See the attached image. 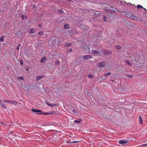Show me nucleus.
I'll return each mask as SVG.
<instances>
[{
    "label": "nucleus",
    "mask_w": 147,
    "mask_h": 147,
    "mask_svg": "<svg viewBox=\"0 0 147 147\" xmlns=\"http://www.w3.org/2000/svg\"><path fill=\"white\" fill-rule=\"evenodd\" d=\"M129 142L128 140H120L119 142V144H121L122 146L126 145Z\"/></svg>",
    "instance_id": "obj_1"
},
{
    "label": "nucleus",
    "mask_w": 147,
    "mask_h": 147,
    "mask_svg": "<svg viewBox=\"0 0 147 147\" xmlns=\"http://www.w3.org/2000/svg\"><path fill=\"white\" fill-rule=\"evenodd\" d=\"M106 65V63L105 61L101 62L99 63L97 65L98 67L100 68L103 67Z\"/></svg>",
    "instance_id": "obj_2"
},
{
    "label": "nucleus",
    "mask_w": 147,
    "mask_h": 147,
    "mask_svg": "<svg viewBox=\"0 0 147 147\" xmlns=\"http://www.w3.org/2000/svg\"><path fill=\"white\" fill-rule=\"evenodd\" d=\"M100 53L98 51L95 50H92L90 52V54L93 55H95L99 54Z\"/></svg>",
    "instance_id": "obj_3"
},
{
    "label": "nucleus",
    "mask_w": 147,
    "mask_h": 147,
    "mask_svg": "<svg viewBox=\"0 0 147 147\" xmlns=\"http://www.w3.org/2000/svg\"><path fill=\"white\" fill-rule=\"evenodd\" d=\"M92 57L90 55H85L83 56L82 58L84 60H88L92 58Z\"/></svg>",
    "instance_id": "obj_4"
},
{
    "label": "nucleus",
    "mask_w": 147,
    "mask_h": 147,
    "mask_svg": "<svg viewBox=\"0 0 147 147\" xmlns=\"http://www.w3.org/2000/svg\"><path fill=\"white\" fill-rule=\"evenodd\" d=\"M102 52L104 54L106 55H109L111 54V51L107 50H103Z\"/></svg>",
    "instance_id": "obj_5"
},
{
    "label": "nucleus",
    "mask_w": 147,
    "mask_h": 147,
    "mask_svg": "<svg viewBox=\"0 0 147 147\" xmlns=\"http://www.w3.org/2000/svg\"><path fill=\"white\" fill-rule=\"evenodd\" d=\"M31 111H32L34 113H38L39 114H41V113L42 112V111L40 110L36 109H31Z\"/></svg>",
    "instance_id": "obj_6"
},
{
    "label": "nucleus",
    "mask_w": 147,
    "mask_h": 147,
    "mask_svg": "<svg viewBox=\"0 0 147 147\" xmlns=\"http://www.w3.org/2000/svg\"><path fill=\"white\" fill-rule=\"evenodd\" d=\"M84 51L90 54L91 51H90V48L88 47L87 46H85L84 47Z\"/></svg>",
    "instance_id": "obj_7"
},
{
    "label": "nucleus",
    "mask_w": 147,
    "mask_h": 147,
    "mask_svg": "<svg viewBox=\"0 0 147 147\" xmlns=\"http://www.w3.org/2000/svg\"><path fill=\"white\" fill-rule=\"evenodd\" d=\"M35 32V30L34 28H31L30 30V31L29 32V33L30 34H31L32 33H34Z\"/></svg>",
    "instance_id": "obj_8"
},
{
    "label": "nucleus",
    "mask_w": 147,
    "mask_h": 147,
    "mask_svg": "<svg viewBox=\"0 0 147 147\" xmlns=\"http://www.w3.org/2000/svg\"><path fill=\"white\" fill-rule=\"evenodd\" d=\"M125 63L129 65H132V63L129 61L127 60H124Z\"/></svg>",
    "instance_id": "obj_9"
},
{
    "label": "nucleus",
    "mask_w": 147,
    "mask_h": 147,
    "mask_svg": "<svg viewBox=\"0 0 147 147\" xmlns=\"http://www.w3.org/2000/svg\"><path fill=\"white\" fill-rule=\"evenodd\" d=\"M64 28L66 29H68L69 28V24H66L64 26Z\"/></svg>",
    "instance_id": "obj_10"
},
{
    "label": "nucleus",
    "mask_w": 147,
    "mask_h": 147,
    "mask_svg": "<svg viewBox=\"0 0 147 147\" xmlns=\"http://www.w3.org/2000/svg\"><path fill=\"white\" fill-rule=\"evenodd\" d=\"M47 59V57H44L43 58L41 61V62L42 63H44L46 60Z\"/></svg>",
    "instance_id": "obj_11"
},
{
    "label": "nucleus",
    "mask_w": 147,
    "mask_h": 147,
    "mask_svg": "<svg viewBox=\"0 0 147 147\" xmlns=\"http://www.w3.org/2000/svg\"><path fill=\"white\" fill-rule=\"evenodd\" d=\"M53 113H52V112L51 113H49V112L44 113H43L41 112V114H43L45 115H50L53 114Z\"/></svg>",
    "instance_id": "obj_12"
},
{
    "label": "nucleus",
    "mask_w": 147,
    "mask_h": 147,
    "mask_svg": "<svg viewBox=\"0 0 147 147\" xmlns=\"http://www.w3.org/2000/svg\"><path fill=\"white\" fill-rule=\"evenodd\" d=\"M81 119H79L77 120H75L74 121V122L75 123H78L80 122L81 121Z\"/></svg>",
    "instance_id": "obj_13"
},
{
    "label": "nucleus",
    "mask_w": 147,
    "mask_h": 147,
    "mask_svg": "<svg viewBox=\"0 0 147 147\" xmlns=\"http://www.w3.org/2000/svg\"><path fill=\"white\" fill-rule=\"evenodd\" d=\"M139 120L140 123L141 124H142V123H143V121H142V117H141V116L140 115L139 116Z\"/></svg>",
    "instance_id": "obj_14"
},
{
    "label": "nucleus",
    "mask_w": 147,
    "mask_h": 147,
    "mask_svg": "<svg viewBox=\"0 0 147 147\" xmlns=\"http://www.w3.org/2000/svg\"><path fill=\"white\" fill-rule=\"evenodd\" d=\"M132 14L130 13H128L126 14V16L128 18H131Z\"/></svg>",
    "instance_id": "obj_15"
},
{
    "label": "nucleus",
    "mask_w": 147,
    "mask_h": 147,
    "mask_svg": "<svg viewBox=\"0 0 147 147\" xmlns=\"http://www.w3.org/2000/svg\"><path fill=\"white\" fill-rule=\"evenodd\" d=\"M37 76L36 78V80H40L43 76Z\"/></svg>",
    "instance_id": "obj_16"
},
{
    "label": "nucleus",
    "mask_w": 147,
    "mask_h": 147,
    "mask_svg": "<svg viewBox=\"0 0 147 147\" xmlns=\"http://www.w3.org/2000/svg\"><path fill=\"white\" fill-rule=\"evenodd\" d=\"M18 102L14 101H11L10 104L16 105L18 104Z\"/></svg>",
    "instance_id": "obj_17"
},
{
    "label": "nucleus",
    "mask_w": 147,
    "mask_h": 147,
    "mask_svg": "<svg viewBox=\"0 0 147 147\" xmlns=\"http://www.w3.org/2000/svg\"><path fill=\"white\" fill-rule=\"evenodd\" d=\"M72 45V43H68L67 44H65V46H66V47H69L71 45Z\"/></svg>",
    "instance_id": "obj_18"
},
{
    "label": "nucleus",
    "mask_w": 147,
    "mask_h": 147,
    "mask_svg": "<svg viewBox=\"0 0 147 147\" xmlns=\"http://www.w3.org/2000/svg\"><path fill=\"white\" fill-rule=\"evenodd\" d=\"M103 18L105 22H107V19L106 17V16L105 15L103 16Z\"/></svg>",
    "instance_id": "obj_19"
},
{
    "label": "nucleus",
    "mask_w": 147,
    "mask_h": 147,
    "mask_svg": "<svg viewBox=\"0 0 147 147\" xmlns=\"http://www.w3.org/2000/svg\"><path fill=\"white\" fill-rule=\"evenodd\" d=\"M5 38V37L4 36H2L0 38V40L1 42H3Z\"/></svg>",
    "instance_id": "obj_20"
},
{
    "label": "nucleus",
    "mask_w": 147,
    "mask_h": 147,
    "mask_svg": "<svg viewBox=\"0 0 147 147\" xmlns=\"http://www.w3.org/2000/svg\"><path fill=\"white\" fill-rule=\"evenodd\" d=\"M3 102H6V103H10L11 101H10V100H3Z\"/></svg>",
    "instance_id": "obj_21"
},
{
    "label": "nucleus",
    "mask_w": 147,
    "mask_h": 147,
    "mask_svg": "<svg viewBox=\"0 0 147 147\" xmlns=\"http://www.w3.org/2000/svg\"><path fill=\"white\" fill-rule=\"evenodd\" d=\"M136 18V17L135 16H134L132 15L131 17V18L133 20H135Z\"/></svg>",
    "instance_id": "obj_22"
},
{
    "label": "nucleus",
    "mask_w": 147,
    "mask_h": 147,
    "mask_svg": "<svg viewBox=\"0 0 147 147\" xmlns=\"http://www.w3.org/2000/svg\"><path fill=\"white\" fill-rule=\"evenodd\" d=\"M46 103L49 106H50L51 107H53V106H54L55 105H52V104H50L47 102H46Z\"/></svg>",
    "instance_id": "obj_23"
},
{
    "label": "nucleus",
    "mask_w": 147,
    "mask_h": 147,
    "mask_svg": "<svg viewBox=\"0 0 147 147\" xmlns=\"http://www.w3.org/2000/svg\"><path fill=\"white\" fill-rule=\"evenodd\" d=\"M43 34V32L42 31L38 33V35H42Z\"/></svg>",
    "instance_id": "obj_24"
},
{
    "label": "nucleus",
    "mask_w": 147,
    "mask_h": 147,
    "mask_svg": "<svg viewBox=\"0 0 147 147\" xmlns=\"http://www.w3.org/2000/svg\"><path fill=\"white\" fill-rule=\"evenodd\" d=\"M1 105V107H3L4 109H6V107L3 104H2L1 103L0 104Z\"/></svg>",
    "instance_id": "obj_25"
},
{
    "label": "nucleus",
    "mask_w": 147,
    "mask_h": 147,
    "mask_svg": "<svg viewBox=\"0 0 147 147\" xmlns=\"http://www.w3.org/2000/svg\"><path fill=\"white\" fill-rule=\"evenodd\" d=\"M137 7L138 9H140V8H143V7L141 5H138L137 6Z\"/></svg>",
    "instance_id": "obj_26"
},
{
    "label": "nucleus",
    "mask_w": 147,
    "mask_h": 147,
    "mask_svg": "<svg viewBox=\"0 0 147 147\" xmlns=\"http://www.w3.org/2000/svg\"><path fill=\"white\" fill-rule=\"evenodd\" d=\"M18 79L20 80H23V78L22 76H19L18 77Z\"/></svg>",
    "instance_id": "obj_27"
},
{
    "label": "nucleus",
    "mask_w": 147,
    "mask_h": 147,
    "mask_svg": "<svg viewBox=\"0 0 147 147\" xmlns=\"http://www.w3.org/2000/svg\"><path fill=\"white\" fill-rule=\"evenodd\" d=\"M116 48L120 50L121 49V47L119 45H117L116 46Z\"/></svg>",
    "instance_id": "obj_28"
},
{
    "label": "nucleus",
    "mask_w": 147,
    "mask_h": 147,
    "mask_svg": "<svg viewBox=\"0 0 147 147\" xmlns=\"http://www.w3.org/2000/svg\"><path fill=\"white\" fill-rule=\"evenodd\" d=\"M26 16L22 15V20L25 19L26 18Z\"/></svg>",
    "instance_id": "obj_29"
},
{
    "label": "nucleus",
    "mask_w": 147,
    "mask_h": 147,
    "mask_svg": "<svg viewBox=\"0 0 147 147\" xmlns=\"http://www.w3.org/2000/svg\"><path fill=\"white\" fill-rule=\"evenodd\" d=\"M60 63V61H59V60H57V61L55 63L56 64H59Z\"/></svg>",
    "instance_id": "obj_30"
},
{
    "label": "nucleus",
    "mask_w": 147,
    "mask_h": 147,
    "mask_svg": "<svg viewBox=\"0 0 147 147\" xmlns=\"http://www.w3.org/2000/svg\"><path fill=\"white\" fill-rule=\"evenodd\" d=\"M57 11L59 13H61L63 12V11L61 10H58Z\"/></svg>",
    "instance_id": "obj_31"
},
{
    "label": "nucleus",
    "mask_w": 147,
    "mask_h": 147,
    "mask_svg": "<svg viewBox=\"0 0 147 147\" xmlns=\"http://www.w3.org/2000/svg\"><path fill=\"white\" fill-rule=\"evenodd\" d=\"M111 74V73L110 72H109L108 73L105 74H104V76H107L109 75H110Z\"/></svg>",
    "instance_id": "obj_32"
},
{
    "label": "nucleus",
    "mask_w": 147,
    "mask_h": 147,
    "mask_svg": "<svg viewBox=\"0 0 147 147\" xmlns=\"http://www.w3.org/2000/svg\"><path fill=\"white\" fill-rule=\"evenodd\" d=\"M88 77L90 78H92L93 77V76L91 74H89Z\"/></svg>",
    "instance_id": "obj_33"
},
{
    "label": "nucleus",
    "mask_w": 147,
    "mask_h": 147,
    "mask_svg": "<svg viewBox=\"0 0 147 147\" xmlns=\"http://www.w3.org/2000/svg\"><path fill=\"white\" fill-rule=\"evenodd\" d=\"M20 63L21 65H23V62L22 61V60H21L20 61Z\"/></svg>",
    "instance_id": "obj_34"
},
{
    "label": "nucleus",
    "mask_w": 147,
    "mask_h": 147,
    "mask_svg": "<svg viewBox=\"0 0 147 147\" xmlns=\"http://www.w3.org/2000/svg\"><path fill=\"white\" fill-rule=\"evenodd\" d=\"M72 51V49H70L68 51L69 53H71Z\"/></svg>",
    "instance_id": "obj_35"
},
{
    "label": "nucleus",
    "mask_w": 147,
    "mask_h": 147,
    "mask_svg": "<svg viewBox=\"0 0 147 147\" xmlns=\"http://www.w3.org/2000/svg\"><path fill=\"white\" fill-rule=\"evenodd\" d=\"M136 20H139V21H141V19L139 18H136Z\"/></svg>",
    "instance_id": "obj_36"
},
{
    "label": "nucleus",
    "mask_w": 147,
    "mask_h": 147,
    "mask_svg": "<svg viewBox=\"0 0 147 147\" xmlns=\"http://www.w3.org/2000/svg\"><path fill=\"white\" fill-rule=\"evenodd\" d=\"M78 142V141H74L72 142L71 143H76Z\"/></svg>",
    "instance_id": "obj_37"
},
{
    "label": "nucleus",
    "mask_w": 147,
    "mask_h": 147,
    "mask_svg": "<svg viewBox=\"0 0 147 147\" xmlns=\"http://www.w3.org/2000/svg\"><path fill=\"white\" fill-rule=\"evenodd\" d=\"M142 146H147V143L144 144L142 145Z\"/></svg>",
    "instance_id": "obj_38"
},
{
    "label": "nucleus",
    "mask_w": 147,
    "mask_h": 147,
    "mask_svg": "<svg viewBox=\"0 0 147 147\" xmlns=\"http://www.w3.org/2000/svg\"><path fill=\"white\" fill-rule=\"evenodd\" d=\"M116 10V9L115 8H113V10L114 11H115V10Z\"/></svg>",
    "instance_id": "obj_39"
},
{
    "label": "nucleus",
    "mask_w": 147,
    "mask_h": 147,
    "mask_svg": "<svg viewBox=\"0 0 147 147\" xmlns=\"http://www.w3.org/2000/svg\"><path fill=\"white\" fill-rule=\"evenodd\" d=\"M129 77L130 78H132V76H131V75H129Z\"/></svg>",
    "instance_id": "obj_40"
},
{
    "label": "nucleus",
    "mask_w": 147,
    "mask_h": 147,
    "mask_svg": "<svg viewBox=\"0 0 147 147\" xmlns=\"http://www.w3.org/2000/svg\"><path fill=\"white\" fill-rule=\"evenodd\" d=\"M38 26L40 27V28H41V25H38Z\"/></svg>",
    "instance_id": "obj_41"
},
{
    "label": "nucleus",
    "mask_w": 147,
    "mask_h": 147,
    "mask_svg": "<svg viewBox=\"0 0 147 147\" xmlns=\"http://www.w3.org/2000/svg\"><path fill=\"white\" fill-rule=\"evenodd\" d=\"M19 47H18L16 48V49L17 50H19Z\"/></svg>",
    "instance_id": "obj_42"
},
{
    "label": "nucleus",
    "mask_w": 147,
    "mask_h": 147,
    "mask_svg": "<svg viewBox=\"0 0 147 147\" xmlns=\"http://www.w3.org/2000/svg\"><path fill=\"white\" fill-rule=\"evenodd\" d=\"M90 93H88L87 94V95H88V96H90Z\"/></svg>",
    "instance_id": "obj_43"
},
{
    "label": "nucleus",
    "mask_w": 147,
    "mask_h": 147,
    "mask_svg": "<svg viewBox=\"0 0 147 147\" xmlns=\"http://www.w3.org/2000/svg\"><path fill=\"white\" fill-rule=\"evenodd\" d=\"M20 46H21V45L20 44L19 45L18 47H19Z\"/></svg>",
    "instance_id": "obj_44"
},
{
    "label": "nucleus",
    "mask_w": 147,
    "mask_h": 147,
    "mask_svg": "<svg viewBox=\"0 0 147 147\" xmlns=\"http://www.w3.org/2000/svg\"><path fill=\"white\" fill-rule=\"evenodd\" d=\"M1 100H0V104H1Z\"/></svg>",
    "instance_id": "obj_45"
},
{
    "label": "nucleus",
    "mask_w": 147,
    "mask_h": 147,
    "mask_svg": "<svg viewBox=\"0 0 147 147\" xmlns=\"http://www.w3.org/2000/svg\"><path fill=\"white\" fill-rule=\"evenodd\" d=\"M140 147H144V146H141Z\"/></svg>",
    "instance_id": "obj_46"
}]
</instances>
